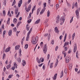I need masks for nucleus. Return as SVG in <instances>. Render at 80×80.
<instances>
[{"label": "nucleus", "mask_w": 80, "mask_h": 80, "mask_svg": "<svg viewBox=\"0 0 80 80\" xmlns=\"http://www.w3.org/2000/svg\"><path fill=\"white\" fill-rule=\"evenodd\" d=\"M80 8H79L78 9H77L75 11L76 14V17L77 19L79 18V12L80 11Z\"/></svg>", "instance_id": "obj_2"}, {"label": "nucleus", "mask_w": 80, "mask_h": 80, "mask_svg": "<svg viewBox=\"0 0 80 80\" xmlns=\"http://www.w3.org/2000/svg\"><path fill=\"white\" fill-rule=\"evenodd\" d=\"M47 44L45 45L43 47V52L44 53H47Z\"/></svg>", "instance_id": "obj_3"}, {"label": "nucleus", "mask_w": 80, "mask_h": 80, "mask_svg": "<svg viewBox=\"0 0 80 80\" xmlns=\"http://www.w3.org/2000/svg\"><path fill=\"white\" fill-rule=\"evenodd\" d=\"M32 22V19H29L28 21V23H30Z\"/></svg>", "instance_id": "obj_42"}, {"label": "nucleus", "mask_w": 80, "mask_h": 80, "mask_svg": "<svg viewBox=\"0 0 80 80\" xmlns=\"http://www.w3.org/2000/svg\"><path fill=\"white\" fill-rule=\"evenodd\" d=\"M15 68L13 66L12 68V70H14Z\"/></svg>", "instance_id": "obj_60"}, {"label": "nucleus", "mask_w": 80, "mask_h": 80, "mask_svg": "<svg viewBox=\"0 0 80 80\" xmlns=\"http://www.w3.org/2000/svg\"><path fill=\"white\" fill-rule=\"evenodd\" d=\"M20 32V31H17L16 32V36L17 37H18V33Z\"/></svg>", "instance_id": "obj_38"}, {"label": "nucleus", "mask_w": 80, "mask_h": 80, "mask_svg": "<svg viewBox=\"0 0 80 80\" xmlns=\"http://www.w3.org/2000/svg\"><path fill=\"white\" fill-rule=\"evenodd\" d=\"M40 22V19H38L35 22V24H38Z\"/></svg>", "instance_id": "obj_7"}, {"label": "nucleus", "mask_w": 80, "mask_h": 80, "mask_svg": "<svg viewBox=\"0 0 80 80\" xmlns=\"http://www.w3.org/2000/svg\"><path fill=\"white\" fill-rule=\"evenodd\" d=\"M56 61L57 62H56L55 67H56L57 66V65H58V59H57Z\"/></svg>", "instance_id": "obj_17"}, {"label": "nucleus", "mask_w": 80, "mask_h": 80, "mask_svg": "<svg viewBox=\"0 0 80 80\" xmlns=\"http://www.w3.org/2000/svg\"><path fill=\"white\" fill-rule=\"evenodd\" d=\"M12 75H9L8 76V78H12Z\"/></svg>", "instance_id": "obj_56"}, {"label": "nucleus", "mask_w": 80, "mask_h": 80, "mask_svg": "<svg viewBox=\"0 0 80 80\" xmlns=\"http://www.w3.org/2000/svg\"><path fill=\"white\" fill-rule=\"evenodd\" d=\"M28 44H26V45H25V49H27V48H28Z\"/></svg>", "instance_id": "obj_28"}, {"label": "nucleus", "mask_w": 80, "mask_h": 80, "mask_svg": "<svg viewBox=\"0 0 80 80\" xmlns=\"http://www.w3.org/2000/svg\"><path fill=\"white\" fill-rule=\"evenodd\" d=\"M72 67H73V64L72 63H70L69 65V69L71 70V68H72Z\"/></svg>", "instance_id": "obj_10"}, {"label": "nucleus", "mask_w": 80, "mask_h": 80, "mask_svg": "<svg viewBox=\"0 0 80 80\" xmlns=\"http://www.w3.org/2000/svg\"><path fill=\"white\" fill-rule=\"evenodd\" d=\"M22 62H23L22 64V65H23V66H25V65H26V62H25V60H23Z\"/></svg>", "instance_id": "obj_9"}, {"label": "nucleus", "mask_w": 80, "mask_h": 80, "mask_svg": "<svg viewBox=\"0 0 80 80\" xmlns=\"http://www.w3.org/2000/svg\"><path fill=\"white\" fill-rule=\"evenodd\" d=\"M75 7H76L77 8V7H78V4L77 3V2H76L75 4Z\"/></svg>", "instance_id": "obj_41"}, {"label": "nucleus", "mask_w": 80, "mask_h": 80, "mask_svg": "<svg viewBox=\"0 0 80 80\" xmlns=\"http://www.w3.org/2000/svg\"><path fill=\"white\" fill-rule=\"evenodd\" d=\"M18 7H21V5H22V4H20V3H18Z\"/></svg>", "instance_id": "obj_53"}, {"label": "nucleus", "mask_w": 80, "mask_h": 80, "mask_svg": "<svg viewBox=\"0 0 80 80\" xmlns=\"http://www.w3.org/2000/svg\"><path fill=\"white\" fill-rule=\"evenodd\" d=\"M70 60V58L68 56H67L66 58V60Z\"/></svg>", "instance_id": "obj_36"}, {"label": "nucleus", "mask_w": 80, "mask_h": 80, "mask_svg": "<svg viewBox=\"0 0 80 80\" xmlns=\"http://www.w3.org/2000/svg\"><path fill=\"white\" fill-rule=\"evenodd\" d=\"M17 53H16L14 55V57L16 60H17L18 59V58L17 57Z\"/></svg>", "instance_id": "obj_26"}, {"label": "nucleus", "mask_w": 80, "mask_h": 80, "mask_svg": "<svg viewBox=\"0 0 80 80\" xmlns=\"http://www.w3.org/2000/svg\"><path fill=\"white\" fill-rule=\"evenodd\" d=\"M22 0H20L19 1V2L18 3H20V4H22Z\"/></svg>", "instance_id": "obj_49"}, {"label": "nucleus", "mask_w": 80, "mask_h": 80, "mask_svg": "<svg viewBox=\"0 0 80 80\" xmlns=\"http://www.w3.org/2000/svg\"><path fill=\"white\" fill-rule=\"evenodd\" d=\"M18 8H16L15 9V13L16 15H17L18 14Z\"/></svg>", "instance_id": "obj_13"}, {"label": "nucleus", "mask_w": 80, "mask_h": 80, "mask_svg": "<svg viewBox=\"0 0 80 80\" xmlns=\"http://www.w3.org/2000/svg\"><path fill=\"white\" fill-rule=\"evenodd\" d=\"M30 27L26 26L27 30H28V31L29 30V28H30Z\"/></svg>", "instance_id": "obj_46"}, {"label": "nucleus", "mask_w": 80, "mask_h": 80, "mask_svg": "<svg viewBox=\"0 0 80 80\" xmlns=\"http://www.w3.org/2000/svg\"><path fill=\"white\" fill-rule=\"evenodd\" d=\"M36 6H34V7L32 9V13H33V11L34 10H35V7Z\"/></svg>", "instance_id": "obj_37"}, {"label": "nucleus", "mask_w": 80, "mask_h": 80, "mask_svg": "<svg viewBox=\"0 0 80 80\" xmlns=\"http://www.w3.org/2000/svg\"><path fill=\"white\" fill-rule=\"evenodd\" d=\"M78 51H77L76 53V57L77 58H78Z\"/></svg>", "instance_id": "obj_31"}, {"label": "nucleus", "mask_w": 80, "mask_h": 80, "mask_svg": "<svg viewBox=\"0 0 80 80\" xmlns=\"http://www.w3.org/2000/svg\"><path fill=\"white\" fill-rule=\"evenodd\" d=\"M73 16L72 18H71V19L70 21V23H71L72 22V21L73 20Z\"/></svg>", "instance_id": "obj_40"}, {"label": "nucleus", "mask_w": 80, "mask_h": 80, "mask_svg": "<svg viewBox=\"0 0 80 80\" xmlns=\"http://www.w3.org/2000/svg\"><path fill=\"white\" fill-rule=\"evenodd\" d=\"M56 8L58 9V8H59V5L58 4H57L56 5Z\"/></svg>", "instance_id": "obj_45"}, {"label": "nucleus", "mask_w": 80, "mask_h": 80, "mask_svg": "<svg viewBox=\"0 0 80 80\" xmlns=\"http://www.w3.org/2000/svg\"><path fill=\"white\" fill-rule=\"evenodd\" d=\"M17 60L18 62H21V58H19Z\"/></svg>", "instance_id": "obj_32"}, {"label": "nucleus", "mask_w": 80, "mask_h": 80, "mask_svg": "<svg viewBox=\"0 0 80 80\" xmlns=\"http://www.w3.org/2000/svg\"><path fill=\"white\" fill-rule=\"evenodd\" d=\"M31 15H32V13L31 12L29 13V15L28 18V19H30V18H31Z\"/></svg>", "instance_id": "obj_34"}, {"label": "nucleus", "mask_w": 80, "mask_h": 80, "mask_svg": "<svg viewBox=\"0 0 80 80\" xmlns=\"http://www.w3.org/2000/svg\"><path fill=\"white\" fill-rule=\"evenodd\" d=\"M12 30H11L9 31L8 35L9 36H10L11 35H12Z\"/></svg>", "instance_id": "obj_6"}, {"label": "nucleus", "mask_w": 80, "mask_h": 80, "mask_svg": "<svg viewBox=\"0 0 80 80\" xmlns=\"http://www.w3.org/2000/svg\"><path fill=\"white\" fill-rule=\"evenodd\" d=\"M38 36L36 37L35 38V37H34V36H33V37L32 38V44L33 45H35V44L37 43V40H38Z\"/></svg>", "instance_id": "obj_1"}, {"label": "nucleus", "mask_w": 80, "mask_h": 80, "mask_svg": "<svg viewBox=\"0 0 80 80\" xmlns=\"http://www.w3.org/2000/svg\"><path fill=\"white\" fill-rule=\"evenodd\" d=\"M75 45V46L74 47L73 50L74 53H75V52L77 51V44H76Z\"/></svg>", "instance_id": "obj_11"}, {"label": "nucleus", "mask_w": 80, "mask_h": 80, "mask_svg": "<svg viewBox=\"0 0 80 80\" xmlns=\"http://www.w3.org/2000/svg\"><path fill=\"white\" fill-rule=\"evenodd\" d=\"M14 67L15 68H17V64L16 63V62L14 63Z\"/></svg>", "instance_id": "obj_25"}, {"label": "nucleus", "mask_w": 80, "mask_h": 80, "mask_svg": "<svg viewBox=\"0 0 80 80\" xmlns=\"http://www.w3.org/2000/svg\"><path fill=\"white\" fill-rule=\"evenodd\" d=\"M5 53H4L3 55V57H2V59H5Z\"/></svg>", "instance_id": "obj_39"}, {"label": "nucleus", "mask_w": 80, "mask_h": 80, "mask_svg": "<svg viewBox=\"0 0 80 80\" xmlns=\"http://www.w3.org/2000/svg\"><path fill=\"white\" fill-rule=\"evenodd\" d=\"M58 48V46H56V47L55 48V51H57V49Z\"/></svg>", "instance_id": "obj_57"}, {"label": "nucleus", "mask_w": 80, "mask_h": 80, "mask_svg": "<svg viewBox=\"0 0 80 80\" xmlns=\"http://www.w3.org/2000/svg\"><path fill=\"white\" fill-rule=\"evenodd\" d=\"M57 73H56L55 74L53 78V79L54 80H56L57 79Z\"/></svg>", "instance_id": "obj_12"}, {"label": "nucleus", "mask_w": 80, "mask_h": 80, "mask_svg": "<svg viewBox=\"0 0 80 80\" xmlns=\"http://www.w3.org/2000/svg\"><path fill=\"white\" fill-rule=\"evenodd\" d=\"M40 9H41V8H39L37 10V15H38V14L39 13V12H40Z\"/></svg>", "instance_id": "obj_19"}, {"label": "nucleus", "mask_w": 80, "mask_h": 80, "mask_svg": "<svg viewBox=\"0 0 80 80\" xmlns=\"http://www.w3.org/2000/svg\"><path fill=\"white\" fill-rule=\"evenodd\" d=\"M29 38V37H27L26 38V41H28V39Z\"/></svg>", "instance_id": "obj_58"}, {"label": "nucleus", "mask_w": 80, "mask_h": 80, "mask_svg": "<svg viewBox=\"0 0 80 80\" xmlns=\"http://www.w3.org/2000/svg\"><path fill=\"white\" fill-rule=\"evenodd\" d=\"M39 60V59L38 58H36V60L37 62H38V63H40V62H39V61H38V60Z\"/></svg>", "instance_id": "obj_50"}, {"label": "nucleus", "mask_w": 80, "mask_h": 80, "mask_svg": "<svg viewBox=\"0 0 80 80\" xmlns=\"http://www.w3.org/2000/svg\"><path fill=\"white\" fill-rule=\"evenodd\" d=\"M19 56H20L21 55V53H22V50H21V49H19Z\"/></svg>", "instance_id": "obj_35"}, {"label": "nucleus", "mask_w": 80, "mask_h": 80, "mask_svg": "<svg viewBox=\"0 0 80 80\" xmlns=\"http://www.w3.org/2000/svg\"><path fill=\"white\" fill-rule=\"evenodd\" d=\"M10 50V48L9 47L7 48L5 51L6 52H8Z\"/></svg>", "instance_id": "obj_16"}, {"label": "nucleus", "mask_w": 80, "mask_h": 80, "mask_svg": "<svg viewBox=\"0 0 80 80\" xmlns=\"http://www.w3.org/2000/svg\"><path fill=\"white\" fill-rule=\"evenodd\" d=\"M75 33H74L72 35V37H75Z\"/></svg>", "instance_id": "obj_62"}, {"label": "nucleus", "mask_w": 80, "mask_h": 80, "mask_svg": "<svg viewBox=\"0 0 80 80\" xmlns=\"http://www.w3.org/2000/svg\"><path fill=\"white\" fill-rule=\"evenodd\" d=\"M46 9V8H43L42 9V12H44L45 10Z\"/></svg>", "instance_id": "obj_51"}, {"label": "nucleus", "mask_w": 80, "mask_h": 80, "mask_svg": "<svg viewBox=\"0 0 80 80\" xmlns=\"http://www.w3.org/2000/svg\"><path fill=\"white\" fill-rule=\"evenodd\" d=\"M10 18H8V20L7 21V24H9L10 23Z\"/></svg>", "instance_id": "obj_27"}, {"label": "nucleus", "mask_w": 80, "mask_h": 80, "mask_svg": "<svg viewBox=\"0 0 80 80\" xmlns=\"http://www.w3.org/2000/svg\"><path fill=\"white\" fill-rule=\"evenodd\" d=\"M67 33H66L65 34V37L64 38V40H63L64 42H65V40H66V38H67Z\"/></svg>", "instance_id": "obj_21"}, {"label": "nucleus", "mask_w": 80, "mask_h": 80, "mask_svg": "<svg viewBox=\"0 0 80 80\" xmlns=\"http://www.w3.org/2000/svg\"><path fill=\"white\" fill-rule=\"evenodd\" d=\"M17 19L16 18H14L13 19V22L14 23H17Z\"/></svg>", "instance_id": "obj_22"}, {"label": "nucleus", "mask_w": 80, "mask_h": 80, "mask_svg": "<svg viewBox=\"0 0 80 80\" xmlns=\"http://www.w3.org/2000/svg\"><path fill=\"white\" fill-rule=\"evenodd\" d=\"M30 32H28V34H27V37H29V36L30 35Z\"/></svg>", "instance_id": "obj_47"}, {"label": "nucleus", "mask_w": 80, "mask_h": 80, "mask_svg": "<svg viewBox=\"0 0 80 80\" xmlns=\"http://www.w3.org/2000/svg\"><path fill=\"white\" fill-rule=\"evenodd\" d=\"M62 53L64 55V57H66V56H67V53H66V52L64 51H63Z\"/></svg>", "instance_id": "obj_14"}, {"label": "nucleus", "mask_w": 80, "mask_h": 80, "mask_svg": "<svg viewBox=\"0 0 80 80\" xmlns=\"http://www.w3.org/2000/svg\"><path fill=\"white\" fill-rule=\"evenodd\" d=\"M20 48V45L17 46L15 47V50H18Z\"/></svg>", "instance_id": "obj_18"}, {"label": "nucleus", "mask_w": 80, "mask_h": 80, "mask_svg": "<svg viewBox=\"0 0 80 80\" xmlns=\"http://www.w3.org/2000/svg\"><path fill=\"white\" fill-rule=\"evenodd\" d=\"M3 14L4 16V17H5V15L6 14V12H5V10H3Z\"/></svg>", "instance_id": "obj_29"}, {"label": "nucleus", "mask_w": 80, "mask_h": 80, "mask_svg": "<svg viewBox=\"0 0 80 80\" xmlns=\"http://www.w3.org/2000/svg\"><path fill=\"white\" fill-rule=\"evenodd\" d=\"M60 21H61L62 22L61 23V25H62L65 22V18L64 17H62V18H60Z\"/></svg>", "instance_id": "obj_4"}, {"label": "nucleus", "mask_w": 80, "mask_h": 80, "mask_svg": "<svg viewBox=\"0 0 80 80\" xmlns=\"http://www.w3.org/2000/svg\"><path fill=\"white\" fill-rule=\"evenodd\" d=\"M62 37H63V36L62 35H61L59 37L60 40H62Z\"/></svg>", "instance_id": "obj_52"}, {"label": "nucleus", "mask_w": 80, "mask_h": 80, "mask_svg": "<svg viewBox=\"0 0 80 80\" xmlns=\"http://www.w3.org/2000/svg\"><path fill=\"white\" fill-rule=\"evenodd\" d=\"M55 31L56 33H58V32H59L58 30V28H57V27H56L55 28Z\"/></svg>", "instance_id": "obj_8"}, {"label": "nucleus", "mask_w": 80, "mask_h": 80, "mask_svg": "<svg viewBox=\"0 0 80 80\" xmlns=\"http://www.w3.org/2000/svg\"><path fill=\"white\" fill-rule=\"evenodd\" d=\"M13 30H14V32H17V28L16 27H15L13 28Z\"/></svg>", "instance_id": "obj_44"}, {"label": "nucleus", "mask_w": 80, "mask_h": 80, "mask_svg": "<svg viewBox=\"0 0 80 80\" xmlns=\"http://www.w3.org/2000/svg\"><path fill=\"white\" fill-rule=\"evenodd\" d=\"M68 44H69V42H65L64 44L65 45H66V46H67V45H68Z\"/></svg>", "instance_id": "obj_33"}, {"label": "nucleus", "mask_w": 80, "mask_h": 80, "mask_svg": "<svg viewBox=\"0 0 80 80\" xmlns=\"http://www.w3.org/2000/svg\"><path fill=\"white\" fill-rule=\"evenodd\" d=\"M11 67V65L10 64L7 65L6 67L7 69H9V68H10Z\"/></svg>", "instance_id": "obj_23"}, {"label": "nucleus", "mask_w": 80, "mask_h": 80, "mask_svg": "<svg viewBox=\"0 0 80 80\" xmlns=\"http://www.w3.org/2000/svg\"><path fill=\"white\" fill-rule=\"evenodd\" d=\"M47 6V3L46 2H45L44 4V7L43 8H45V7H46Z\"/></svg>", "instance_id": "obj_43"}, {"label": "nucleus", "mask_w": 80, "mask_h": 80, "mask_svg": "<svg viewBox=\"0 0 80 80\" xmlns=\"http://www.w3.org/2000/svg\"><path fill=\"white\" fill-rule=\"evenodd\" d=\"M21 23H22V22H21V21L18 22L17 25V27H18V26H19V25H20V24H21Z\"/></svg>", "instance_id": "obj_24"}, {"label": "nucleus", "mask_w": 80, "mask_h": 80, "mask_svg": "<svg viewBox=\"0 0 80 80\" xmlns=\"http://www.w3.org/2000/svg\"><path fill=\"white\" fill-rule=\"evenodd\" d=\"M59 19H60V16L58 15L56 18V22L57 23H58L59 22Z\"/></svg>", "instance_id": "obj_5"}, {"label": "nucleus", "mask_w": 80, "mask_h": 80, "mask_svg": "<svg viewBox=\"0 0 80 80\" xmlns=\"http://www.w3.org/2000/svg\"><path fill=\"white\" fill-rule=\"evenodd\" d=\"M26 10L27 12H28L30 10V8H29L28 7Z\"/></svg>", "instance_id": "obj_30"}, {"label": "nucleus", "mask_w": 80, "mask_h": 80, "mask_svg": "<svg viewBox=\"0 0 80 80\" xmlns=\"http://www.w3.org/2000/svg\"><path fill=\"white\" fill-rule=\"evenodd\" d=\"M32 75L33 76V77H35V72L32 73Z\"/></svg>", "instance_id": "obj_59"}, {"label": "nucleus", "mask_w": 80, "mask_h": 80, "mask_svg": "<svg viewBox=\"0 0 80 80\" xmlns=\"http://www.w3.org/2000/svg\"><path fill=\"white\" fill-rule=\"evenodd\" d=\"M64 50H65V51H67V47H65L64 48Z\"/></svg>", "instance_id": "obj_64"}, {"label": "nucleus", "mask_w": 80, "mask_h": 80, "mask_svg": "<svg viewBox=\"0 0 80 80\" xmlns=\"http://www.w3.org/2000/svg\"><path fill=\"white\" fill-rule=\"evenodd\" d=\"M51 43L52 45H53V44H54V42L53 41V40H52L51 41Z\"/></svg>", "instance_id": "obj_48"}, {"label": "nucleus", "mask_w": 80, "mask_h": 80, "mask_svg": "<svg viewBox=\"0 0 80 80\" xmlns=\"http://www.w3.org/2000/svg\"><path fill=\"white\" fill-rule=\"evenodd\" d=\"M70 61V60H66V63H68L69 62V61Z\"/></svg>", "instance_id": "obj_63"}, {"label": "nucleus", "mask_w": 80, "mask_h": 80, "mask_svg": "<svg viewBox=\"0 0 80 80\" xmlns=\"http://www.w3.org/2000/svg\"><path fill=\"white\" fill-rule=\"evenodd\" d=\"M2 29H4V24H2Z\"/></svg>", "instance_id": "obj_61"}, {"label": "nucleus", "mask_w": 80, "mask_h": 80, "mask_svg": "<svg viewBox=\"0 0 80 80\" xmlns=\"http://www.w3.org/2000/svg\"><path fill=\"white\" fill-rule=\"evenodd\" d=\"M6 3H7L6 0H4L3 1V3H4V5H6Z\"/></svg>", "instance_id": "obj_55"}, {"label": "nucleus", "mask_w": 80, "mask_h": 80, "mask_svg": "<svg viewBox=\"0 0 80 80\" xmlns=\"http://www.w3.org/2000/svg\"><path fill=\"white\" fill-rule=\"evenodd\" d=\"M50 15V12L49 10H48L47 12V15L48 17H49Z\"/></svg>", "instance_id": "obj_15"}, {"label": "nucleus", "mask_w": 80, "mask_h": 80, "mask_svg": "<svg viewBox=\"0 0 80 80\" xmlns=\"http://www.w3.org/2000/svg\"><path fill=\"white\" fill-rule=\"evenodd\" d=\"M59 2L60 3H63V1L62 0H59Z\"/></svg>", "instance_id": "obj_54"}, {"label": "nucleus", "mask_w": 80, "mask_h": 80, "mask_svg": "<svg viewBox=\"0 0 80 80\" xmlns=\"http://www.w3.org/2000/svg\"><path fill=\"white\" fill-rule=\"evenodd\" d=\"M61 75L60 76V78H62L63 76V71H62L61 72Z\"/></svg>", "instance_id": "obj_20"}]
</instances>
